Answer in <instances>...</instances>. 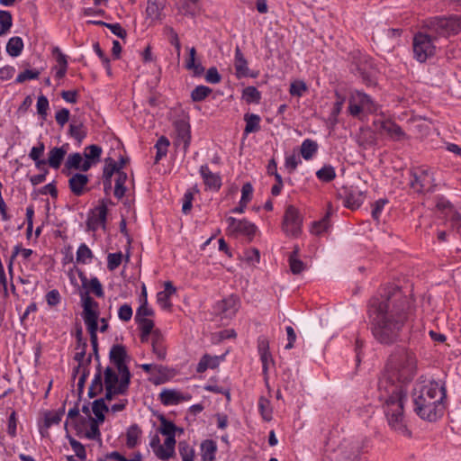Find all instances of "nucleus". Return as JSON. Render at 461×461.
Instances as JSON below:
<instances>
[{
  "instance_id": "1",
  "label": "nucleus",
  "mask_w": 461,
  "mask_h": 461,
  "mask_svg": "<svg viewBox=\"0 0 461 461\" xmlns=\"http://www.w3.org/2000/svg\"><path fill=\"white\" fill-rule=\"evenodd\" d=\"M417 371V359L413 352L396 348L389 357L384 372L377 383V399L389 427L396 433L411 438L404 406L407 402V386Z\"/></svg>"
},
{
  "instance_id": "2",
  "label": "nucleus",
  "mask_w": 461,
  "mask_h": 461,
  "mask_svg": "<svg viewBox=\"0 0 461 461\" xmlns=\"http://www.w3.org/2000/svg\"><path fill=\"white\" fill-rule=\"evenodd\" d=\"M408 302L396 286L384 289L379 296L371 298L367 305L368 324L375 339L383 345L400 340L408 320Z\"/></svg>"
},
{
  "instance_id": "3",
  "label": "nucleus",
  "mask_w": 461,
  "mask_h": 461,
  "mask_svg": "<svg viewBox=\"0 0 461 461\" xmlns=\"http://www.w3.org/2000/svg\"><path fill=\"white\" fill-rule=\"evenodd\" d=\"M424 32H417L413 37L414 58L425 62L436 53L435 41L438 38H448L461 32V15L435 16L423 21Z\"/></svg>"
},
{
  "instance_id": "4",
  "label": "nucleus",
  "mask_w": 461,
  "mask_h": 461,
  "mask_svg": "<svg viewBox=\"0 0 461 461\" xmlns=\"http://www.w3.org/2000/svg\"><path fill=\"white\" fill-rule=\"evenodd\" d=\"M445 387L437 382L419 383L412 391L413 411L422 420H436L443 412Z\"/></svg>"
},
{
  "instance_id": "5",
  "label": "nucleus",
  "mask_w": 461,
  "mask_h": 461,
  "mask_svg": "<svg viewBox=\"0 0 461 461\" xmlns=\"http://www.w3.org/2000/svg\"><path fill=\"white\" fill-rule=\"evenodd\" d=\"M303 217L294 205H288L285 209L282 230L290 237H298L302 231Z\"/></svg>"
},
{
  "instance_id": "6",
  "label": "nucleus",
  "mask_w": 461,
  "mask_h": 461,
  "mask_svg": "<svg viewBox=\"0 0 461 461\" xmlns=\"http://www.w3.org/2000/svg\"><path fill=\"white\" fill-rule=\"evenodd\" d=\"M109 358L111 363H113L119 374L122 375V378L130 379L131 378V374L130 372L129 367L126 365V359L128 358V354L126 348L123 345L115 344L111 348L109 353Z\"/></svg>"
},
{
  "instance_id": "7",
  "label": "nucleus",
  "mask_w": 461,
  "mask_h": 461,
  "mask_svg": "<svg viewBox=\"0 0 461 461\" xmlns=\"http://www.w3.org/2000/svg\"><path fill=\"white\" fill-rule=\"evenodd\" d=\"M411 186L416 192H432L435 185L432 174L428 169L417 168L411 172Z\"/></svg>"
},
{
  "instance_id": "8",
  "label": "nucleus",
  "mask_w": 461,
  "mask_h": 461,
  "mask_svg": "<svg viewBox=\"0 0 461 461\" xmlns=\"http://www.w3.org/2000/svg\"><path fill=\"white\" fill-rule=\"evenodd\" d=\"M362 443L359 441H344L338 449V461H360Z\"/></svg>"
},
{
  "instance_id": "9",
  "label": "nucleus",
  "mask_w": 461,
  "mask_h": 461,
  "mask_svg": "<svg viewBox=\"0 0 461 461\" xmlns=\"http://www.w3.org/2000/svg\"><path fill=\"white\" fill-rule=\"evenodd\" d=\"M228 230L232 233H240L249 237L251 240L257 231V226L246 219L237 220L234 217H228Z\"/></svg>"
},
{
  "instance_id": "10",
  "label": "nucleus",
  "mask_w": 461,
  "mask_h": 461,
  "mask_svg": "<svg viewBox=\"0 0 461 461\" xmlns=\"http://www.w3.org/2000/svg\"><path fill=\"white\" fill-rule=\"evenodd\" d=\"M107 212V206L104 201H102L101 204L95 207L87 218L86 225L88 230H95L99 225L104 228Z\"/></svg>"
},
{
  "instance_id": "11",
  "label": "nucleus",
  "mask_w": 461,
  "mask_h": 461,
  "mask_svg": "<svg viewBox=\"0 0 461 461\" xmlns=\"http://www.w3.org/2000/svg\"><path fill=\"white\" fill-rule=\"evenodd\" d=\"M78 277L81 281L82 287L86 289L82 296L89 295V293H93L96 297L102 298L104 295L103 285L97 277H92L88 279L86 276L82 272H78Z\"/></svg>"
},
{
  "instance_id": "12",
  "label": "nucleus",
  "mask_w": 461,
  "mask_h": 461,
  "mask_svg": "<svg viewBox=\"0 0 461 461\" xmlns=\"http://www.w3.org/2000/svg\"><path fill=\"white\" fill-rule=\"evenodd\" d=\"M167 0H148L146 8V18L151 23L161 21L165 17L164 9Z\"/></svg>"
},
{
  "instance_id": "13",
  "label": "nucleus",
  "mask_w": 461,
  "mask_h": 461,
  "mask_svg": "<svg viewBox=\"0 0 461 461\" xmlns=\"http://www.w3.org/2000/svg\"><path fill=\"white\" fill-rule=\"evenodd\" d=\"M83 319L85 322L98 321V303L91 296H82Z\"/></svg>"
},
{
  "instance_id": "14",
  "label": "nucleus",
  "mask_w": 461,
  "mask_h": 461,
  "mask_svg": "<svg viewBox=\"0 0 461 461\" xmlns=\"http://www.w3.org/2000/svg\"><path fill=\"white\" fill-rule=\"evenodd\" d=\"M175 129L176 132V144L177 146L183 144V149L185 151L188 149L191 141L190 124L184 120H180L176 122Z\"/></svg>"
},
{
  "instance_id": "15",
  "label": "nucleus",
  "mask_w": 461,
  "mask_h": 461,
  "mask_svg": "<svg viewBox=\"0 0 461 461\" xmlns=\"http://www.w3.org/2000/svg\"><path fill=\"white\" fill-rule=\"evenodd\" d=\"M200 174L203 179L205 186L209 189L217 191L221 188V179L218 174L212 173L207 165H202Z\"/></svg>"
},
{
  "instance_id": "16",
  "label": "nucleus",
  "mask_w": 461,
  "mask_h": 461,
  "mask_svg": "<svg viewBox=\"0 0 461 461\" xmlns=\"http://www.w3.org/2000/svg\"><path fill=\"white\" fill-rule=\"evenodd\" d=\"M339 195L343 197L344 205L351 210L358 208L363 203L362 193L357 190L344 189Z\"/></svg>"
},
{
  "instance_id": "17",
  "label": "nucleus",
  "mask_w": 461,
  "mask_h": 461,
  "mask_svg": "<svg viewBox=\"0 0 461 461\" xmlns=\"http://www.w3.org/2000/svg\"><path fill=\"white\" fill-rule=\"evenodd\" d=\"M238 301L234 297H229L217 303L216 312L223 318H231L237 312Z\"/></svg>"
},
{
  "instance_id": "18",
  "label": "nucleus",
  "mask_w": 461,
  "mask_h": 461,
  "mask_svg": "<svg viewBox=\"0 0 461 461\" xmlns=\"http://www.w3.org/2000/svg\"><path fill=\"white\" fill-rule=\"evenodd\" d=\"M152 352L156 355L158 360H164L167 356V349L164 343V337L159 330H155L152 332L151 338Z\"/></svg>"
},
{
  "instance_id": "19",
  "label": "nucleus",
  "mask_w": 461,
  "mask_h": 461,
  "mask_svg": "<svg viewBox=\"0 0 461 461\" xmlns=\"http://www.w3.org/2000/svg\"><path fill=\"white\" fill-rule=\"evenodd\" d=\"M164 446H159L155 450V455L161 460H167L175 454L176 435L166 436Z\"/></svg>"
},
{
  "instance_id": "20",
  "label": "nucleus",
  "mask_w": 461,
  "mask_h": 461,
  "mask_svg": "<svg viewBox=\"0 0 461 461\" xmlns=\"http://www.w3.org/2000/svg\"><path fill=\"white\" fill-rule=\"evenodd\" d=\"M89 179L86 175L76 173L68 180V186L70 191L77 196H80L85 192V186L87 185Z\"/></svg>"
},
{
  "instance_id": "21",
  "label": "nucleus",
  "mask_w": 461,
  "mask_h": 461,
  "mask_svg": "<svg viewBox=\"0 0 461 461\" xmlns=\"http://www.w3.org/2000/svg\"><path fill=\"white\" fill-rule=\"evenodd\" d=\"M68 152L67 145L61 147H54L49 151V158L46 160L47 164L54 168L59 169L62 161Z\"/></svg>"
},
{
  "instance_id": "22",
  "label": "nucleus",
  "mask_w": 461,
  "mask_h": 461,
  "mask_svg": "<svg viewBox=\"0 0 461 461\" xmlns=\"http://www.w3.org/2000/svg\"><path fill=\"white\" fill-rule=\"evenodd\" d=\"M234 67L236 70V76L238 78L246 77L249 76L255 77L254 75L249 74L248 61L245 59L240 47L235 49V60Z\"/></svg>"
},
{
  "instance_id": "23",
  "label": "nucleus",
  "mask_w": 461,
  "mask_h": 461,
  "mask_svg": "<svg viewBox=\"0 0 461 461\" xmlns=\"http://www.w3.org/2000/svg\"><path fill=\"white\" fill-rule=\"evenodd\" d=\"M68 134L77 140L78 143H81L87 135L84 122L78 118L73 117L69 124Z\"/></svg>"
},
{
  "instance_id": "24",
  "label": "nucleus",
  "mask_w": 461,
  "mask_h": 461,
  "mask_svg": "<svg viewBox=\"0 0 461 461\" xmlns=\"http://www.w3.org/2000/svg\"><path fill=\"white\" fill-rule=\"evenodd\" d=\"M131 384L130 379L122 378L119 384L116 387H104L105 394L103 399L105 401H112L116 395H125L128 393L129 386Z\"/></svg>"
},
{
  "instance_id": "25",
  "label": "nucleus",
  "mask_w": 461,
  "mask_h": 461,
  "mask_svg": "<svg viewBox=\"0 0 461 461\" xmlns=\"http://www.w3.org/2000/svg\"><path fill=\"white\" fill-rule=\"evenodd\" d=\"M65 412V408L62 407L58 411H49L45 414L44 418V429H41V434L42 437H46L49 435L48 429L52 425H58L61 418Z\"/></svg>"
},
{
  "instance_id": "26",
  "label": "nucleus",
  "mask_w": 461,
  "mask_h": 461,
  "mask_svg": "<svg viewBox=\"0 0 461 461\" xmlns=\"http://www.w3.org/2000/svg\"><path fill=\"white\" fill-rule=\"evenodd\" d=\"M159 399L164 405H175L184 401L185 397L176 390L164 389L159 393Z\"/></svg>"
},
{
  "instance_id": "27",
  "label": "nucleus",
  "mask_w": 461,
  "mask_h": 461,
  "mask_svg": "<svg viewBox=\"0 0 461 461\" xmlns=\"http://www.w3.org/2000/svg\"><path fill=\"white\" fill-rule=\"evenodd\" d=\"M104 387H116L119 386L122 381V375L118 370L111 366H107L103 373Z\"/></svg>"
},
{
  "instance_id": "28",
  "label": "nucleus",
  "mask_w": 461,
  "mask_h": 461,
  "mask_svg": "<svg viewBox=\"0 0 461 461\" xmlns=\"http://www.w3.org/2000/svg\"><path fill=\"white\" fill-rule=\"evenodd\" d=\"M333 213L331 203H328V210L324 217L312 223V232L315 235H320L330 227V218Z\"/></svg>"
},
{
  "instance_id": "29",
  "label": "nucleus",
  "mask_w": 461,
  "mask_h": 461,
  "mask_svg": "<svg viewBox=\"0 0 461 461\" xmlns=\"http://www.w3.org/2000/svg\"><path fill=\"white\" fill-rule=\"evenodd\" d=\"M202 459L203 461H213L217 451L216 443L212 439H206L201 444Z\"/></svg>"
},
{
  "instance_id": "30",
  "label": "nucleus",
  "mask_w": 461,
  "mask_h": 461,
  "mask_svg": "<svg viewBox=\"0 0 461 461\" xmlns=\"http://www.w3.org/2000/svg\"><path fill=\"white\" fill-rule=\"evenodd\" d=\"M382 129L394 140H400L405 137V133L402 128L393 122H384L382 123Z\"/></svg>"
},
{
  "instance_id": "31",
  "label": "nucleus",
  "mask_w": 461,
  "mask_h": 461,
  "mask_svg": "<svg viewBox=\"0 0 461 461\" xmlns=\"http://www.w3.org/2000/svg\"><path fill=\"white\" fill-rule=\"evenodd\" d=\"M45 145L42 141H39L38 145L32 147L29 157L35 162V166L37 168L41 169L42 166L47 165V161L45 159H41V155L44 153Z\"/></svg>"
},
{
  "instance_id": "32",
  "label": "nucleus",
  "mask_w": 461,
  "mask_h": 461,
  "mask_svg": "<svg viewBox=\"0 0 461 461\" xmlns=\"http://www.w3.org/2000/svg\"><path fill=\"white\" fill-rule=\"evenodd\" d=\"M195 56L196 50L193 47L189 50V58L185 61V68L192 70L194 76H200L203 73L204 68L200 62H195Z\"/></svg>"
},
{
  "instance_id": "33",
  "label": "nucleus",
  "mask_w": 461,
  "mask_h": 461,
  "mask_svg": "<svg viewBox=\"0 0 461 461\" xmlns=\"http://www.w3.org/2000/svg\"><path fill=\"white\" fill-rule=\"evenodd\" d=\"M244 121L246 122V126L244 131L246 134L257 132L260 130V117L255 113H246L244 115Z\"/></svg>"
},
{
  "instance_id": "34",
  "label": "nucleus",
  "mask_w": 461,
  "mask_h": 461,
  "mask_svg": "<svg viewBox=\"0 0 461 461\" xmlns=\"http://www.w3.org/2000/svg\"><path fill=\"white\" fill-rule=\"evenodd\" d=\"M219 366V357H212L210 355H203L202 358L200 359L197 367L196 372L197 373H203L208 368H216Z\"/></svg>"
},
{
  "instance_id": "35",
  "label": "nucleus",
  "mask_w": 461,
  "mask_h": 461,
  "mask_svg": "<svg viewBox=\"0 0 461 461\" xmlns=\"http://www.w3.org/2000/svg\"><path fill=\"white\" fill-rule=\"evenodd\" d=\"M23 50V41L21 37L15 36L9 39L6 44V52L11 57H18Z\"/></svg>"
},
{
  "instance_id": "36",
  "label": "nucleus",
  "mask_w": 461,
  "mask_h": 461,
  "mask_svg": "<svg viewBox=\"0 0 461 461\" xmlns=\"http://www.w3.org/2000/svg\"><path fill=\"white\" fill-rule=\"evenodd\" d=\"M160 427L158 431L164 436L176 435V431L183 432L182 429L177 428L172 421L167 420L165 416L160 415L158 418Z\"/></svg>"
},
{
  "instance_id": "37",
  "label": "nucleus",
  "mask_w": 461,
  "mask_h": 461,
  "mask_svg": "<svg viewBox=\"0 0 461 461\" xmlns=\"http://www.w3.org/2000/svg\"><path fill=\"white\" fill-rule=\"evenodd\" d=\"M127 174L125 172H119V174L116 176L115 179V186H114V196L118 199H122L126 193V186L125 183L127 181Z\"/></svg>"
},
{
  "instance_id": "38",
  "label": "nucleus",
  "mask_w": 461,
  "mask_h": 461,
  "mask_svg": "<svg viewBox=\"0 0 461 461\" xmlns=\"http://www.w3.org/2000/svg\"><path fill=\"white\" fill-rule=\"evenodd\" d=\"M317 149L318 144L316 141L307 139L302 143L301 155L304 159L309 160L317 152Z\"/></svg>"
},
{
  "instance_id": "39",
  "label": "nucleus",
  "mask_w": 461,
  "mask_h": 461,
  "mask_svg": "<svg viewBox=\"0 0 461 461\" xmlns=\"http://www.w3.org/2000/svg\"><path fill=\"white\" fill-rule=\"evenodd\" d=\"M141 430L137 424H132L127 430L126 445L129 448H133L137 446Z\"/></svg>"
},
{
  "instance_id": "40",
  "label": "nucleus",
  "mask_w": 461,
  "mask_h": 461,
  "mask_svg": "<svg viewBox=\"0 0 461 461\" xmlns=\"http://www.w3.org/2000/svg\"><path fill=\"white\" fill-rule=\"evenodd\" d=\"M353 96L354 100H357V103H359L364 108V110H366L368 113H373L375 111V104L369 95H366L365 93L357 91Z\"/></svg>"
},
{
  "instance_id": "41",
  "label": "nucleus",
  "mask_w": 461,
  "mask_h": 461,
  "mask_svg": "<svg viewBox=\"0 0 461 461\" xmlns=\"http://www.w3.org/2000/svg\"><path fill=\"white\" fill-rule=\"evenodd\" d=\"M319 180L329 183L336 178L335 168L330 165H325L316 172Z\"/></svg>"
},
{
  "instance_id": "42",
  "label": "nucleus",
  "mask_w": 461,
  "mask_h": 461,
  "mask_svg": "<svg viewBox=\"0 0 461 461\" xmlns=\"http://www.w3.org/2000/svg\"><path fill=\"white\" fill-rule=\"evenodd\" d=\"M119 172H122V170H120L118 163L115 162L112 158H106L103 171V178L112 179L113 175L116 174L117 176Z\"/></svg>"
},
{
  "instance_id": "43",
  "label": "nucleus",
  "mask_w": 461,
  "mask_h": 461,
  "mask_svg": "<svg viewBox=\"0 0 461 461\" xmlns=\"http://www.w3.org/2000/svg\"><path fill=\"white\" fill-rule=\"evenodd\" d=\"M168 146H169V140H167V137L161 136L158 140V141L154 147L157 150V154L155 157V164L158 163L159 160L167 155Z\"/></svg>"
},
{
  "instance_id": "44",
  "label": "nucleus",
  "mask_w": 461,
  "mask_h": 461,
  "mask_svg": "<svg viewBox=\"0 0 461 461\" xmlns=\"http://www.w3.org/2000/svg\"><path fill=\"white\" fill-rule=\"evenodd\" d=\"M242 97L248 104H258L261 94L255 86H247L243 90Z\"/></svg>"
},
{
  "instance_id": "45",
  "label": "nucleus",
  "mask_w": 461,
  "mask_h": 461,
  "mask_svg": "<svg viewBox=\"0 0 461 461\" xmlns=\"http://www.w3.org/2000/svg\"><path fill=\"white\" fill-rule=\"evenodd\" d=\"M178 451L183 461H194V450L186 441L178 443Z\"/></svg>"
},
{
  "instance_id": "46",
  "label": "nucleus",
  "mask_w": 461,
  "mask_h": 461,
  "mask_svg": "<svg viewBox=\"0 0 461 461\" xmlns=\"http://www.w3.org/2000/svg\"><path fill=\"white\" fill-rule=\"evenodd\" d=\"M212 90L205 86H197L191 93V98L194 102H201L204 100Z\"/></svg>"
},
{
  "instance_id": "47",
  "label": "nucleus",
  "mask_w": 461,
  "mask_h": 461,
  "mask_svg": "<svg viewBox=\"0 0 461 461\" xmlns=\"http://www.w3.org/2000/svg\"><path fill=\"white\" fill-rule=\"evenodd\" d=\"M102 154V148L98 145H89L85 149V158L86 159L91 160L93 163L99 161L100 156Z\"/></svg>"
},
{
  "instance_id": "48",
  "label": "nucleus",
  "mask_w": 461,
  "mask_h": 461,
  "mask_svg": "<svg viewBox=\"0 0 461 461\" xmlns=\"http://www.w3.org/2000/svg\"><path fill=\"white\" fill-rule=\"evenodd\" d=\"M12 15L8 11L0 10V36L6 33V32L12 27Z\"/></svg>"
},
{
  "instance_id": "49",
  "label": "nucleus",
  "mask_w": 461,
  "mask_h": 461,
  "mask_svg": "<svg viewBox=\"0 0 461 461\" xmlns=\"http://www.w3.org/2000/svg\"><path fill=\"white\" fill-rule=\"evenodd\" d=\"M165 33L168 36L169 42L175 47L176 55L179 58L181 53V43L179 41L177 33L170 26L165 27Z\"/></svg>"
},
{
  "instance_id": "50",
  "label": "nucleus",
  "mask_w": 461,
  "mask_h": 461,
  "mask_svg": "<svg viewBox=\"0 0 461 461\" xmlns=\"http://www.w3.org/2000/svg\"><path fill=\"white\" fill-rule=\"evenodd\" d=\"M92 23L109 28L114 35L118 36L121 39H124L127 36L126 31L119 23H107L101 21Z\"/></svg>"
},
{
  "instance_id": "51",
  "label": "nucleus",
  "mask_w": 461,
  "mask_h": 461,
  "mask_svg": "<svg viewBox=\"0 0 461 461\" xmlns=\"http://www.w3.org/2000/svg\"><path fill=\"white\" fill-rule=\"evenodd\" d=\"M92 258L93 253L91 249L86 244H81L77 251V261L78 263L86 264L87 259H91Z\"/></svg>"
},
{
  "instance_id": "52",
  "label": "nucleus",
  "mask_w": 461,
  "mask_h": 461,
  "mask_svg": "<svg viewBox=\"0 0 461 461\" xmlns=\"http://www.w3.org/2000/svg\"><path fill=\"white\" fill-rule=\"evenodd\" d=\"M82 162L83 157L80 153H72L68 155L65 163V167L68 169H79Z\"/></svg>"
},
{
  "instance_id": "53",
  "label": "nucleus",
  "mask_w": 461,
  "mask_h": 461,
  "mask_svg": "<svg viewBox=\"0 0 461 461\" xmlns=\"http://www.w3.org/2000/svg\"><path fill=\"white\" fill-rule=\"evenodd\" d=\"M69 443L76 453V456L79 458L80 460H86V452L85 447L77 440H76L73 438H69Z\"/></svg>"
},
{
  "instance_id": "54",
  "label": "nucleus",
  "mask_w": 461,
  "mask_h": 461,
  "mask_svg": "<svg viewBox=\"0 0 461 461\" xmlns=\"http://www.w3.org/2000/svg\"><path fill=\"white\" fill-rule=\"evenodd\" d=\"M122 252L110 253L107 257V267L110 271L115 270L122 263Z\"/></svg>"
},
{
  "instance_id": "55",
  "label": "nucleus",
  "mask_w": 461,
  "mask_h": 461,
  "mask_svg": "<svg viewBox=\"0 0 461 461\" xmlns=\"http://www.w3.org/2000/svg\"><path fill=\"white\" fill-rule=\"evenodd\" d=\"M39 70L26 69L17 76L15 83L21 84L25 82L26 80L37 79L39 78Z\"/></svg>"
},
{
  "instance_id": "56",
  "label": "nucleus",
  "mask_w": 461,
  "mask_h": 461,
  "mask_svg": "<svg viewBox=\"0 0 461 461\" xmlns=\"http://www.w3.org/2000/svg\"><path fill=\"white\" fill-rule=\"evenodd\" d=\"M49 106L50 104L48 98L43 95H40L37 100V113L43 119H45L47 116Z\"/></svg>"
},
{
  "instance_id": "57",
  "label": "nucleus",
  "mask_w": 461,
  "mask_h": 461,
  "mask_svg": "<svg viewBox=\"0 0 461 461\" xmlns=\"http://www.w3.org/2000/svg\"><path fill=\"white\" fill-rule=\"evenodd\" d=\"M290 270L294 275H299L305 269V264L299 258H288Z\"/></svg>"
},
{
  "instance_id": "58",
  "label": "nucleus",
  "mask_w": 461,
  "mask_h": 461,
  "mask_svg": "<svg viewBox=\"0 0 461 461\" xmlns=\"http://www.w3.org/2000/svg\"><path fill=\"white\" fill-rule=\"evenodd\" d=\"M253 187L250 183H245L241 189V202L242 205L248 204L252 198Z\"/></svg>"
},
{
  "instance_id": "59",
  "label": "nucleus",
  "mask_w": 461,
  "mask_h": 461,
  "mask_svg": "<svg viewBox=\"0 0 461 461\" xmlns=\"http://www.w3.org/2000/svg\"><path fill=\"white\" fill-rule=\"evenodd\" d=\"M153 315L152 309L148 307L147 299H145L144 303L138 308L135 315V321H139L141 319H147V316Z\"/></svg>"
},
{
  "instance_id": "60",
  "label": "nucleus",
  "mask_w": 461,
  "mask_h": 461,
  "mask_svg": "<svg viewBox=\"0 0 461 461\" xmlns=\"http://www.w3.org/2000/svg\"><path fill=\"white\" fill-rule=\"evenodd\" d=\"M92 411L95 415H97L109 411V408L104 399H96L92 402Z\"/></svg>"
},
{
  "instance_id": "61",
  "label": "nucleus",
  "mask_w": 461,
  "mask_h": 461,
  "mask_svg": "<svg viewBox=\"0 0 461 461\" xmlns=\"http://www.w3.org/2000/svg\"><path fill=\"white\" fill-rule=\"evenodd\" d=\"M205 80L210 84H217L221 82V76L219 74L215 67L210 68L205 74Z\"/></svg>"
},
{
  "instance_id": "62",
  "label": "nucleus",
  "mask_w": 461,
  "mask_h": 461,
  "mask_svg": "<svg viewBox=\"0 0 461 461\" xmlns=\"http://www.w3.org/2000/svg\"><path fill=\"white\" fill-rule=\"evenodd\" d=\"M70 118V112L67 108H62L55 114L56 122L59 125L63 127Z\"/></svg>"
},
{
  "instance_id": "63",
  "label": "nucleus",
  "mask_w": 461,
  "mask_h": 461,
  "mask_svg": "<svg viewBox=\"0 0 461 461\" xmlns=\"http://www.w3.org/2000/svg\"><path fill=\"white\" fill-rule=\"evenodd\" d=\"M307 90V86L305 83L300 81V82H294L291 84L290 86V94L292 95L295 96H302L303 94Z\"/></svg>"
},
{
  "instance_id": "64",
  "label": "nucleus",
  "mask_w": 461,
  "mask_h": 461,
  "mask_svg": "<svg viewBox=\"0 0 461 461\" xmlns=\"http://www.w3.org/2000/svg\"><path fill=\"white\" fill-rule=\"evenodd\" d=\"M449 221L453 229H456L458 232L461 231V214L454 210H451Z\"/></svg>"
}]
</instances>
